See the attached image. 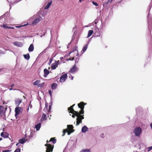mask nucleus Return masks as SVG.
<instances>
[{"instance_id": "f257e3e1", "label": "nucleus", "mask_w": 152, "mask_h": 152, "mask_svg": "<svg viewBox=\"0 0 152 152\" xmlns=\"http://www.w3.org/2000/svg\"><path fill=\"white\" fill-rule=\"evenodd\" d=\"M50 142V141H48V140L46 141V142L47 143L45 144V146L47 147L46 150V152H52L53 151V149L54 148V146L53 145H51L50 144H48V143Z\"/></svg>"}, {"instance_id": "f03ea898", "label": "nucleus", "mask_w": 152, "mask_h": 152, "mask_svg": "<svg viewBox=\"0 0 152 152\" xmlns=\"http://www.w3.org/2000/svg\"><path fill=\"white\" fill-rule=\"evenodd\" d=\"M86 103H85L83 102H81L80 103L78 104L77 105L79 108H80V110L79 111L80 114L82 115L84 114V106L86 104Z\"/></svg>"}, {"instance_id": "7ed1b4c3", "label": "nucleus", "mask_w": 152, "mask_h": 152, "mask_svg": "<svg viewBox=\"0 0 152 152\" xmlns=\"http://www.w3.org/2000/svg\"><path fill=\"white\" fill-rule=\"evenodd\" d=\"M81 114H80L76 118V126H78L82 122V120L84 118V115H82Z\"/></svg>"}, {"instance_id": "20e7f679", "label": "nucleus", "mask_w": 152, "mask_h": 152, "mask_svg": "<svg viewBox=\"0 0 152 152\" xmlns=\"http://www.w3.org/2000/svg\"><path fill=\"white\" fill-rule=\"evenodd\" d=\"M134 133L136 136H139L141 132V129L139 127H136L134 130Z\"/></svg>"}, {"instance_id": "39448f33", "label": "nucleus", "mask_w": 152, "mask_h": 152, "mask_svg": "<svg viewBox=\"0 0 152 152\" xmlns=\"http://www.w3.org/2000/svg\"><path fill=\"white\" fill-rule=\"evenodd\" d=\"M69 113H71L73 114L72 115V117L73 118H74L75 117V116L77 117L78 115L80 114L79 112L78 111H68Z\"/></svg>"}, {"instance_id": "423d86ee", "label": "nucleus", "mask_w": 152, "mask_h": 152, "mask_svg": "<svg viewBox=\"0 0 152 152\" xmlns=\"http://www.w3.org/2000/svg\"><path fill=\"white\" fill-rule=\"evenodd\" d=\"M67 78V75L65 74L62 75L60 77V81L61 82H64Z\"/></svg>"}, {"instance_id": "0eeeda50", "label": "nucleus", "mask_w": 152, "mask_h": 152, "mask_svg": "<svg viewBox=\"0 0 152 152\" xmlns=\"http://www.w3.org/2000/svg\"><path fill=\"white\" fill-rule=\"evenodd\" d=\"M76 66V65H75V64L74 66L69 71V72L73 73L75 72L77 69V68Z\"/></svg>"}, {"instance_id": "6e6552de", "label": "nucleus", "mask_w": 152, "mask_h": 152, "mask_svg": "<svg viewBox=\"0 0 152 152\" xmlns=\"http://www.w3.org/2000/svg\"><path fill=\"white\" fill-rule=\"evenodd\" d=\"M73 132H74V131H70L68 130L67 129H64L63 130V134L62 135V136H64L65 135V134L66 132H67L68 134V135H69L71 133Z\"/></svg>"}, {"instance_id": "1a4fd4ad", "label": "nucleus", "mask_w": 152, "mask_h": 152, "mask_svg": "<svg viewBox=\"0 0 152 152\" xmlns=\"http://www.w3.org/2000/svg\"><path fill=\"white\" fill-rule=\"evenodd\" d=\"M15 117H16L19 114L20 112L19 108L17 107H16L15 110Z\"/></svg>"}, {"instance_id": "9d476101", "label": "nucleus", "mask_w": 152, "mask_h": 152, "mask_svg": "<svg viewBox=\"0 0 152 152\" xmlns=\"http://www.w3.org/2000/svg\"><path fill=\"white\" fill-rule=\"evenodd\" d=\"M49 71L47 69H44V76L45 77L49 74Z\"/></svg>"}, {"instance_id": "9b49d317", "label": "nucleus", "mask_w": 152, "mask_h": 152, "mask_svg": "<svg viewBox=\"0 0 152 152\" xmlns=\"http://www.w3.org/2000/svg\"><path fill=\"white\" fill-rule=\"evenodd\" d=\"M88 130V128L86 126H83L81 129V131L83 133H84L87 132Z\"/></svg>"}, {"instance_id": "f8f14e48", "label": "nucleus", "mask_w": 152, "mask_h": 152, "mask_svg": "<svg viewBox=\"0 0 152 152\" xmlns=\"http://www.w3.org/2000/svg\"><path fill=\"white\" fill-rule=\"evenodd\" d=\"M22 102V100L19 99H15V104L18 105Z\"/></svg>"}, {"instance_id": "ddd939ff", "label": "nucleus", "mask_w": 152, "mask_h": 152, "mask_svg": "<svg viewBox=\"0 0 152 152\" xmlns=\"http://www.w3.org/2000/svg\"><path fill=\"white\" fill-rule=\"evenodd\" d=\"M67 129L68 130L70 131H74L73 130V127L72 125H68L67 126Z\"/></svg>"}, {"instance_id": "4468645a", "label": "nucleus", "mask_w": 152, "mask_h": 152, "mask_svg": "<svg viewBox=\"0 0 152 152\" xmlns=\"http://www.w3.org/2000/svg\"><path fill=\"white\" fill-rule=\"evenodd\" d=\"M34 47L33 44H31L29 47L28 50L29 52H32L34 50Z\"/></svg>"}, {"instance_id": "2eb2a0df", "label": "nucleus", "mask_w": 152, "mask_h": 152, "mask_svg": "<svg viewBox=\"0 0 152 152\" xmlns=\"http://www.w3.org/2000/svg\"><path fill=\"white\" fill-rule=\"evenodd\" d=\"M23 56L24 58L26 60H28L30 58L29 54L28 53L26 54H24Z\"/></svg>"}, {"instance_id": "dca6fc26", "label": "nucleus", "mask_w": 152, "mask_h": 152, "mask_svg": "<svg viewBox=\"0 0 152 152\" xmlns=\"http://www.w3.org/2000/svg\"><path fill=\"white\" fill-rule=\"evenodd\" d=\"M41 124L40 123L37 124L35 126V128L36 129L37 131L39 130L41 127Z\"/></svg>"}, {"instance_id": "f3484780", "label": "nucleus", "mask_w": 152, "mask_h": 152, "mask_svg": "<svg viewBox=\"0 0 152 152\" xmlns=\"http://www.w3.org/2000/svg\"><path fill=\"white\" fill-rule=\"evenodd\" d=\"M93 30H90L88 31L87 37H90L93 33Z\"/></svg>"}, {"instance_id": "a211bd4d", "label": "nucleus", "mask_w": 152, "mask_h": 152, "mask_svg": "<svg viewBox=\"0 0 152 152\" xmlns=\"http://www.w3.org/2000/svg\"><path fill=\"white\" fill-rule=\"evenodd\" d=\"M18 142L19 143L22 144L26 142V140L24 138L20 139L18 140Z\"/></svg>"}, {"instance_id": "6ab92c4d", "label": "nucleus", "mask_w": 152, "mask_h": 152, "mask_svg": "<svg viewBox=\"0 0 152 152\" xmlns=\"http://www.w3.org/2000/svg\"><path fill=\"white\" fill-rule=\"evenodd\" d=\"M75 104H74L72 105V106H71L70 107H69L68 108V111H75L74 110V109L73 107L75 105Z\"/></svg>"}, {"instance_id": "aec40b11", "label": "nucleus", "mask_w": 152, "mask_h": 152, "mask_svg": "<svg viewBox=\"0 0 152 152\" xmlns=\"http://www.w3.org/2000/svg\"><path fill=\"white\" fill-rule=\"evenodd\" d=\"M56 141V140L55 137L51 138L49 140V141L52 142L53 144L55 143Z\"/></svg>"}, {"instance_id": "412c9836", "label": "nucleus", "mask_w": 152, "mask_h": 152, "mask_svg": "<svg viewBox=\"0 0 152 152\" xmlns=\"http://www.w3.org/2000/svg\"><path fill=\"white\" fill-rule=\"evenodd\" d=\"M52 1H51L49 2L47 5L45 7V9H48L50 6V5H51L52 3Z\"/></svg>"}, {"instance_id": "4be33fe9", "label": "nucleus", "mask_w": 152, "mask_h": 152, "mask_svg": "<svg viewBox=\"0 0 152 152\" xmlns=\"http://www.w3.org/2000/svg\"><path fill=\"white\" fill-rule=\"evenodd\" d=\"M40 83V81L39 80H37L35 81L33 85L34 86H38L39 83Z\"/></svg>"}, {"instance_id": "5701e85b", "label": "nucleus", "mask_w": 152, "mask_h": 152, "mask_svg": "<svg viewBox=\"0 0 152 152\" xmlns=\"http://www.w3.org/2000/svg\"><path fill=\"white\" fill-rule=\"evenodd\" d=\"M88 47V44H86L85 45L84 47H83L82 51L83 52H84L87 50Z\"/></svg>"}, {"instance_id": "b1692460", "label": "nucleus", "mask_w": 152, "mask_h": 152, "mask_svg": "<svg viewBox=\"0 0 152 152\" xmlns=\"http://www.w3.org/2000/svg\"><path fill=\"white\" fill-rule=\"evenodd\" d=\"M58 66L57 64H56L55 63L54 64H52L51 65V68L53 69H55Z\"/></svg>"}, {"instance_id": "393cba45", "label": "nucleus", "mask_w": 152, "mask_h": 152, "mask_svg": "<svg viewBox=\"0 0 152 152\" xmlns=\"http://www.w3.org/2000/svg\"><path fill=\"white\" fill-rule=\"evenodd\" d=\"M14 45L17 46H20L21 45V43L18 42H15L13 43Z\"/></svg>"}, {"instance_id": "a878e982", "label": "nucleus", "mask_w": 152, "mask_h": 152, "mask_svg": "<svg viewBox=\"0 0 152 152\" xmlns=\"http://www.w3.org/2000/svg\"><path fill=\"white\" fill-rule=\"evenodd\" d=\"M40 21V19L38 18L36 19L33 22V24L34 25L36 24L37 23L39 22Z\"/></svg>"}, {"instance_id": "bb28decb", "label": "nucleus", "mask_w": 152, "mask_h": 152, "mask_svg": "<svg viewBox=\"0 0 152 152\" xmlns=\"http://www.w3.org/2000/svg\"><path fill=\"white\" fill-rule=\"evenodd\" d=\"M4 109V107L1 106L0 105V114H1L3 113V110Z\"/></svg>"}, {"instance_id": "cd10ccee", "label": "nucleus", "mask_w": 152, "mask_h": 152, "mask_svg": "<svg viewBox=\"0 0 152 152\" xmlns=\"http://www.w3.org/2000/svg\"><path fill=\"white\" fill-rule=\"evenodd\" d=\"M57 84L56 83H54L51 85V88L53 89H55L57 86Z\"/></svg>"}, {"instance_id": "c85d7f7f", "label": "nucleus", "mask_w": 152, "mask_h": 152, "mask_svg": "<svg viewBox=\"0 0 152 152\" xmlns=\"http://www.w3.org/2000/svg\"><path fill=\"white\" fill-rule=\"evenodd\" d=\"M45 83L44 82L42 83H41L39 84L38 85V87H40L41 88L43 86Z\"/></svg>"}, {"instance_id": "c756f323", "label": "nucleus", "mask_w": 152, "mask_h": 152, "mask_svg": "<svg viewBox=\"0 0 152 152\" xmlns=\"http://www.w3.org/2000/svg\"><path fill=\"white\" fill-rule=\"evenodd\" d=\"M1 27H3L5 29H8V26H7L6 24H3L1 25Z\"/></svg>"}, {"instance_id": "7c9ffc66", "label": "nucleus", "mask_w": 152, "mask_h": 152, "mask_svg": "<svg viewBox=\"0 0 152 152\" xmlns=\"http://www.w3.org/2000/svg\"><path fill=\"white\" fill-rule=\"evenodd\" d=\"M81 152H90V150L89 149H83L82 150Z\"/></svg>"}, {"instance_id": "2f4dec72", "label": "nucleus", "mask_w": 152, "mask_h": 152, "mask_svg": "<svg viewBox=\"0 0 152 152\" xmlns=\"http://www.w3.org/2000/svg\"><path fill=\"white\" fill-rule=\"evenodd\" d=\"M42 118L43 119H46L47 118V116L46 114H43L42 115Z\"/></svg>"}, {"instance_id": "473e14b6", "label": "nucleus", "mask_w": 152, "mask_h": 152, "mask_svg": "<svg viewBox=\"0 0 152 152\" xmlns=\"http://www.w3.org/2000/svg\"><path fill=\"white\" fill-rule=\"evenodd\" d=\"M79 57H77L75 59V65H76V64L79 61Z\"/></svg>"}, {"instance_id": "72a5a7b5", "label": "nucleus", "mask_w": 152, "mask_h": 152, "mask_svg": "<svg viewBox=\"0 0 152 152\" xmlns=\"http://www.w3.org/2000/svg\"><path fill=\"white\" fill-rule=\"evenodd\" d=\"M53 60V58H50V59L49 60V62L48 63V64L49 65H50L51 64Z\"/></svg>"}, {"instance_id": "f704fd0d", "label": "nucleus", "mask_w": 152, "mask_h": 152, "mask_svg": "<svg viewBox=\"0 0 152 152\" xmlns=\"http://www.w3.org/2000/svg\"><path fill=\"white\" fill-rule=\"evenodd\" d=\"M48 105L46 104L45 105V107L44 108V110L46 111V110H47L48 109Z\"/></svg>"}, {"instance_id": "c9c22d12", "label": "nucleus", "mask_w": 152, "mask_h": 152, "mask_svg": "<svg viewBox=\"0 0 152 152\" xmlns=\"http://www.w3.org/2000/svg\"><path fill=\"white\" fill-rule=\"evenodd\" d=\"M4 134L5 135L4 136V138H7V137H8V134H7L6 132H4Z\"/></svg>"}, {"instance_id": "e433bc0d", "label": "nucleus", "mask_w": 152, "mask_h": 152, "mask_svg": "<svg viewBox=\"0 0 152 152\" xmlns=\"http://www.w3.org/2000/svg\"><path fill=\"white\" fill-rule=\"evenodd\" d=\"M20 148H17L16 149L14 152H20Z\"/></svg>"}, {"instance_id": "4c0bfd02", "label": "nucleus", "mask_w": 152, "mask_h": 152, "mask_svg": "<svg viewBox=\"0 0 152 152\" xmlns=\"http://www.w3.org/2000/svg\"><path fill=\"white\" fill-rule=\"evenodd\" d=\"M74 59V57H73L72 58H69L67 59V60H73Z\"/></svg>"}, {"instance_id": "58836bf2", "label": "nucleus", "mask_w": 152, "mask_h": 152, "mask_svg": "<svg viewBox=\"0 0 152 152\" xmlns=\"http://www.w3.org/2000/svg\"><path fill=\"white\" fill-rule=\"evenodd\" d=\"M92 3L94 5H95V6H98V4L97 3H96V2H94V1H92Z\"/></svg>"}, {"instance_id": "ea45409f", "label": "nucleus", "mask_w": 152, "mask_h": 152, "mask_svg": "<svg viewBox=\"0 0 152 152\" xmlns=\"http://www.w3.org/2000/svg\"><path fill=\"white\" fill-rule=\"evenodd\" d=\"M95 34H96V35L97 34V35H96V36L97 37H99L100 35V32H98L97 34L96 33H95Z\"/></svg>"}, {"instance_id": "a19ab883", "label": "nucleus", "mask_w": 152, "mask_h": 152, "mask_svg": "<svg viewBox=\"0 0 152 152\" xmlns=\"http://www.w3.org/2000/svg\"><path fill=\"white\" fill-rule=\"evenodd\" d=\"M51 105L49 106V109L48 110H47V112H48V113H49L50 111V110L51 109Z\"/></svg>"}, {"instance_id": "79ce46f5", "label": "nucleus", "mask_w": 152, "mask_h": 152, "mask_svg": "<svg viewBox=\"0 0 152 152\" xmlns=\"http://www.w3.org/2000/svg\"><path fill=\"white\" fill-rule=\"evenodd\" d=\"M152 149V146L149 147L148 148V151H151Z\"/></svg>"}, {"instance_id": "37998d69", "label": "nucleus", "mask_w": 152, "mask_h": 152, "mask_svg": "<svg viewBox=\"0 0 152 152\" xmlns=\"http://www.w3.org/2000/svg\"><path fill=\"white\" fill-rule=\"evenodd\" d=\"M4 133L3 132H2L1 133V136L2 137H4Z\"/></svg>"}, {"instance_id": "c03bdc74", "label": "nucleus", "mask_w": 152, "mask_h": 152, "mask_svg": "<svg viewBox=\"0 0 152 152\" xmlns=\"http://www.w3.org/2000/svg\"><path fill=\"white\" fill-rule=\"evenodd\" d=\"M59 61H57V62H56L55 63V64H57V66H58V64H59Z\"/></svg>"}, {"instance_id": "a18cd8bd", "label": "nucleus", "mask_w": 152, "mask_h": 152, "mask_svg": "<svg viewBox=\"0 0 152 152\" xmlns=\"http://www.w3.org/2000/svg\"><path fill=\"white\" fill-rule=\"evenodd\" d=\"M48 92L50 94V96H51V91L50 90H49L48 91Z\"/></svg>"}, {"instance_id": "49530a36", "label": "nucleus", "mask_w": 152, "mask_h": 152, "mask_svg": "<svg viewBox=\"0 0 152 152\" xmlns=\"http://www.w3.org/2000/svg\"><path fill=\"white\" fill-rule=\"evenodd\" d=\"M3 152H9L10 150H5V151H2Z\"/></svg>"}, {"instance_id": "de8ad7c7", "label": "nucleus", "mask_w": 152, "mask_h": 152, "mask_svg": "<svg viewBox=\"0 0 152 152\" xmlns=\"http://www.w3.org/2000/svg\"><path fill=\"white\" fill-rule=\"evenodd\" d=\"M15 86V84H12L10 86H11V88H12V87H13V86Z\"/></svg>"}, {"instance_id": "09e8293b", "label": "nucleus", "mask_w": 152, "mask_h": 152, "mask_svg": "<svg viewBox=\"0 0 152 152\" xmlns=\"http://www.w3.org/2000/svg\"><path fill=\"white\" fill-rule=\"evenodd\" d=\"M113 0H108V1L109 2H111Z\"/></svg>"}, {"instance_id": "8fccbe9b", "label": "nucleus", "mask_w": 152, "mask_h": 152, "mask_svg": "<svg viewBox=\"0 0 152 152\" xmlns=\"http://www.w3.org/2000/svg\"><path fill=\"white\" fill-rule=\"evenodd\" d=\"M12 89H12V88H9V90H10V91L12 90Z\"/></svg>"}, {"instance_id": "3c124183", "label": "nucleus", "mask_w": 152, "mask_h": 152, "mask_svg": "<svg viewBox=\"0 0 152 152\" xmlns=\"http://www.w3.org/2000/svg\"><path fill=\"white\" fill-rule=\"evenodd\" d=\"M11 27L8 26V29H11Z\"/></svg>"}, {"instance_id": "603ef678", "label": "nucleus", "mask_w": 152, "mask_h": 152, "mask_svg": "<svg viewBox=\"0 0 152 152\" xmlns=\"http://www.w3.org/2000/svg\"><path fill=\"white\" fill-rule=\"evenodd\" d=\"M150 126L151 128L152 129V123L150 124Z\"/></svg>"}, {"instance_id": "864d4df0", "label": "nucleus", "mask_w": 152, "mask_h": 152, "mask_svg": "<svg viewBox=\"0 0 152 152\" xmlns=\"http://www.w3.org/2000/svg\"><path fill=\"white\" fill-rule=\"evenodd\" d=\"M21 0H17L16 1L17 2H19L20 1H21Z\"/></svg>"}, {"instance_id": "5fc2aeb1", "label": "nucleus", "mask_w": 152, "mask_h": 152, "mask_svg": "<svg viewBox=\"0 0 152 152\" xmlns=\"http://www.w3.org/2000/svg\"><path fill=\"white\" fill-rule=\"evenodd\" d=\"M63 58V57H61L60 59L61 60H62Z\"/></svg>"}, {"instance_id": "6e6d98bb", "label": "nucleus", "mask_w": 152, "mask_h": 152, "mask_svg": "<svg viewBox=\"0 0 152 152\" xmlns=\"http://www.w3.org/2000/svg\"><path fill=\"white\" fill-rule=\"evenodd\" d=\"M19 144V143H17L16 144V146H18V145Z\"/></svg>"}, {"instance_id": "4d7b16f0", "label": "nucleus", "mask_w": 152, "mask_h": 152, "mask_svg": "<svg viewBox=\"0 0 152 152\" xmlns=\"http://www.w3.org/2000/svg\"><path fill=\"white\" fill-rule=\"evenodd\" d=\"M14 28L13 27H11V29H14Z\"/></svg>"}, {"instance_id": "13d9d810", "label": "nucleus", "mask_w": 152, "mask_h": 152, "mask_svg": "<svg viewBox=\"0 0 152 152\" xmlns=\"http://www.w3.org/2000/svg\"><path fill=\"white\" fill-rule=\"evenodd\" d=\"M2 139L1 138H0V141Z\"/></svg>"}, {"instance_id": "bf43d9fd", "label": "nucleus", "mask_w": 152, "mask_h": 152, "mask_svg": "<svg viewBox=\"0 0 152 152\" xmlns=\"http://www.w3.org/2000/svg\"><path fill=\"white\" fill-rule=\"evenodd\" d=\"M73 79V77H72V78H71V79L72 80V79Z\"/></svg>"}, {"instance_id": "052dcab7", "label": "nucleus", "mask_w": 152, "mask_h": 152, "mask_svg": "<svg viewBox=\"0 0 152 152\" xmlns=\"http://www.w3.org/2000/svg\"><path fill=\"white\" fill-rule=\"evenodd\" d=\"M32 105H31V106H30V107H31H31H32Z\"/></svg>"}, {"instance_id": "680f3d73", "label": "nucleus", "mask_w": 152, "mask_h": 152, "mask_svg": "<svg viewBox=\"0 0 152 152\" xmlns=\"http://www.w3.org/2000/svg\"><path fill=\"white\" fill-rule=\"evenodd\" d=\"M4 102L3 103V104H4Z\"/></svg>"}]
</instances>
